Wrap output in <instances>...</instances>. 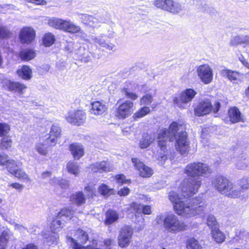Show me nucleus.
<instances>
[{
    "label": "nucleus",
    "instance_id": "10",
    "mask_svg": "<svg viewBox=\"0 0 249 249\" xmlns=\"http://www.w3.org/2000/svg\"><path fill=\"white\" fill-rule=\"evenodd\" d=\"M133 232L131 227L124 226L122 228L118 236V244L121 247H125L129 245Z\"/></svg>",
    "mask_w": 249,
    "mask_h": 249
},
{
    "label": "nucleus",
    "instance_id": "61",
    "mask_svg": "<svg viewBox=\"0 0 249 249\" xmlns=\"http://www.w3.org/2000/svg\"><path fill=\"white\" fill-rule=\"evenodd\" d=\"M129 193V189L127 187H124L118 192V195L121 196H125Z\"/></svg>",
    "mask_w": 249,
    "mask_h": 249
},
{
    "label": "nucleus",
    "instance_id": "33",
    "mask_svg": "<svg viewBox=\"0 0 249 249\" xmlns=\"http://www.w3.org/2000/svg\"><path fill=\"white\" fill-rule=\"evenodd\" d=\"M20 58L24 61H29L35 57V52L31 49L21 51L19 54Z\"/></svg>",
    "mask_w": 249,
    "mask_h": 249
},
{
    "label": "nucleus",
    "instance_id": "52",
    "mask_svg": "<svg viewBox=\"0 0 249 249\" xmlns=\"http://www.w3.org/2000/svg\"><path fill=\"white\" fill-rule=\"evenodd\" d=\"M123 94L127 98H130L132 100H135L138 98V95L127 89L124 88L122 90Z\"/></svg>",
    "mask_w": 249,
    "mask_h": 249
},
{
    "label": "nucleus",
    "instance_id": "35",
    "mask_svg": "<svg viewBox=\"0 0 249 249\" xmlns=\"http://www.w3.org/2000/svg\"><path fill=\"white\" fill-rule=\"evenodd\" d=\"M73 214V211L70 208H64L62 209L57 214L56 217L57 218H61L63 220H64V218L70 219Z\"/></svg>",
    "mask_w": 249,
    "mask_h": 249
},
{
    "label": "nucleus",
    "instance_id": "24",
    "mask_svg": "<svg viewBox=\"0 0 249 249\" xmlns=\"http://www.w3.org/2000/svg\"><path fill=\"white\" fill-rule=\"evenodd\" d=\"M61 132V128L58 124H53L49 133L48 140H49L51 143L54 144L56 143L57 142V139L60 137Z\"/></svg>",
    "mask_w": 249,
    "mask_h": 249
},
{
    "label": "nucleus",
    "instance_id": "31",
    "mask_svg": "<svg viewBox=\"0 0 249 249\" xmlns=\"http://www.w3.org/2000/svg\"><path fill=\"white\" fill-rule=\"evenodd\" d=\"M12 234L11 231L8 229L2 232L0 236V249H4V246L6 245Z\"/></svg>",
    "mask_w": 249,
    "mask_h": 249
},
{
    "label": "nucleus",
    "instance_id": "8",
    "mask_svg": "<svg viewBox=\"0 0 249 249\" xmlns=\"http://www.w3.org/2000/svg\"><path fill=\"white\" fill-rule=\"evenodd\" d=\"M76 235L77 236V241L71 237H67V241L69 243L73 249H94L93 248L89 249V247H85L80 245L77 243L79 241L81 244H85L89 239L88 234L81 229H78L76 231Z\"/></svg>",
    "mask_w": 249,
    "mask_h": 249
},
{
    "label": "nucleus",
    "instance_id": "16",
    "mask_svg": "<svg viewBox=\"0 0 249 249\" xmlns=\"http://www.w3.org/2000/svg\"><path fill=\"white\" fill-rule=\"evenodd\" d=\"M221 75L226 77L233 83H238L241 81L243 74L236 71L225 69L221 71Z\"/></svg>",
    "mask_w": 249,
    "mask_h": 249
},
{
    "label": "nucleus",
    "instance_id": "60",
    "mask_svg": "<svg viewBox=\"0 0 249 249\" xmlns=\"http://www.w3.org/2000/svg\"><path fill=\"white\" fill-rule=\"evenodd\" d=\"M90 53L88 51H86V52L81 55V60L85 62H88L90 60Z\"/></svg>",
    "mask_w": 249,
    "mask_h": 249
},
{
    "label": "nucleus",
    "instance_id": "40",
    "mask_svg": "<svg viewBox=\"0 0 249 249\" xmlns=\"http://www.w3.org/2000/svg\"><path fill=\"white\" fill-rule=\"evenodd\" d=\"M67 169L69 173L75 176L79 173V166L77 163L74 161H70L67 164Z\"/></svg>",
    "mask_w": 249,
    "mask_h": 249
},
{
    "label": "nucleus",
    "instance_id": "50",
    "mask_svg": "<svg viewBox=\"0 0 249 249\" xmlns=\"http://www.w3.org/2000/svg\"><path fill=\"white\" fill-rule=\"evenodd\" d=\"M10 129V126L6 123H0V137L6 135Z\"/></svg>",
    "mask_w": 249,
    "mask_h": 249
},
{
    "label": "nucleus",
    "instance_id": "4",
    "mask_svg": "<svg viewBox=\"0 0 249 249\" xmlns=\"http://www.w3.org/2000/svg\"><path fill=\"white\" fill-rule=\"evenodd\" d=\"M214 188L221 194L231 198H238L242 191L229 179L222 176H216L212 181Z\"/></svg>",
    "mask_w": 249,
    "mask_h": 249
},
{
    "label": "nucleus",
    "instance_id": "63",
    "mask_svg": "<svg viewBox=\"0 0 249 249\" xmlns=\"http://www.w3.org/2000/svg\"><path fill=\"white\" fill-rule=\"evenodd\" d=\"M57 239V237H56V235L54 234V236H52V237H49V238H48L46 242L49 244V245H51L53 244L55 242H56Z\"/></svg>",
    "mask_w": 249,
    "mask_h": 249
},
{
    "label": "nucleus",
    "instance_id": "62",
    "mask_svg": "<svg viewBox=\"0 0 249 249\" xmlns=\"http://www.w3.org/2000/svg\"><path fill=\"white\" fill-rule=\"evenodd\" d=\"M141 211L145 214H150L151 213L150 206H143L142 205Z\"/></svg>",
    "mask_w": 249,
    "mask_h": 249
},
{
    "label": "nucleus",
    "instance_id": "44",
    "mask_svg": "<svg viewBox=\"0 0 249 249\" xmlns=\"http://www.w3.org/2000/svg\"><path fill=\"white\" fill-rule=\"evenodd\" d=\"M99 192L104 196H108L113 193V190L106 184H102L98 188Z\"/></svg>",
    "mask_w": 249,
    "mask_h": 249
},
{
    "label": "nucleus",
    "instance_id": "29",
    "mask_svg": "<svg viewBox=\"0 0 249 249\" xmlns=\"http://www.w3.org/2000/svg\"><path fill=\"white\" fill-rule=\"evenodd\" d=\"M70 200L77 205H81L85 202V197L82 192H76L70 196Z\"/></svg>",
    "mask_w": 249,
    "mask_h": 249
},
{
    "label": "nucleus",
    "instance_id": "43",
    "mask_svg": "<svg viewBox=\"0 0 249 249\" xmlns=\"http://www.w3.org/2000/svg\"><path fill=\"white\" fill-rule=\"evenodd\" d=\"M169 0H155L154 5L158 9L166 11Z\"/></svg>",
    "mask_w": 249,
    "mask_h": 249
},
{
    "label": "nucleus",
    "instance_id": "56",
    "mask_svg": "<svg viewBox=\"0 0 249 249\" xmlns=\"http://www.w3.org/2000/svg\"><path fill=\"white\" fill-rule=\"evenodd\" d=\"M85 190L89 193L88 195L92 196L93 195H95L96 188L94 185H88L85 187Z\"/></svg>",
    "mask_w": 249,
    "mask_h": 249
},
{
    "label": "nucleus",
    "instance_id": "55",
    "mask_svg": "<svg viewBox=\"0 0 249 249\" xmlns=\"http://www.w3.org/2000/svg\"><path fill=\"white\" fill-rule=\"evenodd\" d=\"M115 179L119 184H123L129 182V180L126 179L125 177L123 174H120L115 177Z\"/></svg>",
    "mask_w": 249,
    "mask_h": 249
},
{
    "label": "nucleus",
    "instance_id": "6",
    "mask_svg": "<svg viewBox=\"0 0 249 249\" xmlns=\"http://www.w3.org/2000/svg\"><path fill=\"white\" fill-rule=\"evenodd\" d=\"M220 104L217 102L213 106L209 99L201 101L195 108V113L196 116H201L209 114L212 110L216 113L219 109Z\"/></svg>",
    "mask_w": 249,
    "mask_h": 249
},
{
    "label": "nucleus",
    "instance_id": "2",
    "mask_svg": "<svg viewBox=\"0 0 249 249\" xmlns=\"http://www.w3.org/2000/svg\"><path fill=\"white\" fill-rule=\"evenodd\" d=\"M179 129L178 124L173 122L169 126L168 129L162 128L158 134V145L161 150L165 151L166 149V144L168 141H173L176 140L175 146L177 150L182 155L186 154L189 150V142L187 138V133L181 131L178 133L177 131Z\"/></svg>",
    "mask_w": 249,
    "mask_h": 249
},
{
    "label": "nucleus",
    "instance_id": "26",
    "mask_svg": "<svg viewBox=\"0 0 249 249\" xmlns=\"http://www.w3.org/2000/svg\"><path fill=\"white\" fill-rule=\"evenodd\" d=\"M236 168L238 170H246L249 166V158L246 154H242L236 162Z\"/></svg>",
    "mask_w": 249,
    "mask_h": 249
},
{
    "label": "nucleus",
    "instance_id": "1",
    "mask_svg": "<svg viewBox=\"0 0 249 249\" xmlns=\"http://www.w3.org/2000/svg\"><path fill=\"white\" fill-rule=\"evenodd\" d=\"M184 173L191 178L185 179L182 183L181 195L179 196L175 192L170 193L169 199L174 204L176 213L186 217H192L202 213L206 206L201 196H198L190 201L182 200L188 199L195 193L201 185L200 176H207L211 174V170L205 163L195 162L189 164L184 169Z\"/></svg>",
    "mask_w": 249,
    "mask_h": 249
},
{
    "label": "nucleus",
    "instance_id": "9",
    "mask_svg": "<svg viewBox=\"0 0 249 249\" xmlns=\"http://www.w3.org/2000/svg\"><path fill=\"white\" fill-rule=\"evenodd\" d=\"M197 73L201 81L205 84H209L213 79V70L208 64L199 66L197 69Z\"/></svg>",
    "mask_w": 249,
    "mask_h": 249
},
{
    "label": "nucleus",
    "instance_id": "51",
    "mask_svg": "<svg viewBox=\"0 0 249 249\" xmlns=\"http://www.w3.org/2000/svg\"><path fill=\"white\" fill-rule=\"evenodd\" d=\"M153 101V97L150 94H146L143 96L141 99V105H148Z\"/></svg>",
    "mask_w": 249,
    "mask_h": 249
},
{
    "label": "nucleus",
    "instance_id": "53",
    "mask_svg": "<svg viewBox=\"0 0 249 249\" xmlns=\"http://www.w3.org/2000/svg\"><path fill=\"white\" fill-rule=\"evenodd\" d=\"M59 218H56L55 220L53 221L51 226L52 230H53L54 231H56L58 229L60 228L63 223L60 220H59Z\"/></svg>",
    "mask_w": 249,
    "mask_h": 249
},
{
    "label": "nucleus",
    "instance_id": "17",
    "mask_svg": "<svg viewBox=\"0 0 249 249\" xmlns=\"http://www.w3.org/2000/svg\"><path fill=\"white\" fill-rule=\"evenodd\" d=\"M184 9V6L181 3L173 0H169L166 11L176 15L183 12Z\"/></svg>",
    "mask_w": 249,
    "mask_h": 249
},
{
    "label": "nucleus",
    "instance_id": "45",
    "mask_svg": "<svg viewBox=\"0 0 249 249\" xmlns=\"http://www.w3.org/2000/svg\"><path fill=\"white\" fill-rule=\"evenodd\" d=\"M12 33L7 27L0 26V39H6L10 37Z\"/></svg>",
    "mask_w": 249,
    "mask_h": 249
},
{
    "label": "nucleus",
    "instance_id": "59",
    "mask_svg": "<svg viewBox=\"0 0 249 249\" xmlns=\"http://www.w3.org/2000/svg\"><path fill=\"white\" fill-rule=\"evenodd\" d=\"M25 2H28L36 5H45L47 2L45 0H23Z\"/></svg>",
    "mask_w": 249,
    "mask_h": 249
},
{
    "label": "nucleus",
    "instance_id": "14",
    "mask_svg": "<svg viewBox=\"0 0 249 249\" xmlns=\"http://www.w3.org/2000/svg\"><path fill=\"white\" fill-rule=\"evenodd\" d=\"M89 41L95 44L97 47L103 51H112L115 48V45L112 43L107 42L105 40L99 36H91Z\"/></svg>",
    "mask_w": 249,
    "mask_h": 249
},
{
    "label": "nucleus",
    "instance_id": "3",
    "mask_svg": "<svg viewBox=\"0 0 249 249\" xmlns=\"http://www.w3.org/2000/svg\"><path fill=\"white\" fill-rule=\"evenodd\" d=\"M155 222L157 225H162L169 232L175 233L186 230L187 225L175 214H160L156 216Z\"/></svg>",
    "mask_w": 249,
    "mask_h": 249
},
{
    "label": "nucleus",
    "instance_id": "15",
    "mask_svg": "<svg viewBox=\"0 0 249 249\" xmlns=\"http://www.w3.org/2000/svg\"><path fill=\"white\" fill-rule=\"evenodd\" d=\"M91 170L94 172H108L113 170V167L107 161L97 162L91 165Z\"/></svg>",
    "mask_w": 249,
    "mask_h": 249
},
{
    "label": "nucleus",
    "instance_id": "54",
    "mask_svg": "<svg viewBox=\"0 0 249 249\" xmlns=\"http://www.w3.org/2000/svg\"><path fill=\"white\" fill-rule=\"evenodd\" d=\"M245 41L246 40L244 38L241 36H235L234 37L231 39V45L233 46H236L239 44L244 43V42H245Z\"/></svg>",
    "mask_w": 249,
    "mask_h": 249
},
{
    "label": "nucleus",
    "instance_id": "41",
    "mask_svg": "<svg viewBox=\"0 0 249 249\" xmlns=\"http://www.w3.org/2000/svg\"><path fill=\"white\" fill-rule=\"evenodd\" d=\"M187 248L188 249H201L202 247L199 244L198 241L192 238L187 241Z\"/></svg>",
    "mask_w": 249,
    "mask_h": 249
},
{
    "label": "nucleus",
    "instance_id": "30",
    "mask_svg": "<svg viewBox=\"0 0 249 249\" xmlns=\"http://www.w3.org/2000/svg\"><path fill=\"white\" fill-rule=\"evenodd\" d=\"M5 164L7 171L11 174H14L19 169V163L13 160L8 159L7 156Z\"/></svg>",
    "mask_w": 249,
    "mask_h": 249
},
{
    "label": "nucleus",
    "instance_id": "42",
    "mask_svg": "<svg viewBox=\"0 0 249 249\" xmlns=\"http://www.w3.org/2000/svg\"><path fill=\"white\" fill-rule=\"evenodd\" d=\"M37 227L35 226H33L29 229H27L23 225H21L18 224H15V229L18 231H19L24 233L25 231H27L28 232L30 233H33V234H36V231Z\"/></svg>",
    "mask_w": 249,
    "mask_h": 249
},
{
    "label": "nucleus",
    "instance_id": "23",
    "mask_svg": "<svg viewBox=\"0 0 249 249\" xmlns=\"http://www.w3.org/2000/svg\"><path fill=\"white\" fill-rule=\"evenodd\" d=\"M69 149L73 157L75 160L80 159L84 154V148L82 145L77 143H72L70 145Z\"/></svg>",
    "mask_w": 249,
    "mask_h": 249
},
{
    "label": "nucleus",
    "instance_id": "38",
    "mask_svg": "<svg viewBox=\"0 0 249 249\" xmlns=\"http://www.w3.org/2000/svg\"><path fill=\"white\" fill-rule=\"evenodd\" d=\"M13 175L15 177L18 178L24 182L27 183L30 182V179L28 176L24 171L20 169H18L17 171H16Z\"/></svg>",
    "mask_w": 249,
    "mask_h": 249
},
{
    "label": "nucleus",
    "instance_id": "49",
    "mask_svg": "<svg viewBox=\"0 0 249 249\" xmlns=\"http://www.w3.org/2000/svg\"><path fill=\"white\" fill-rule=\"evenodd\" d=\"M239 185L242 190H247L249 188V178L243 177L239 181Z\"/></svg>",
    "mask_w": 249,
    "mask_h": 249
},
{
    "label": "nucleus",
    "instance_id": "13",
    "mask_svg": "<svg viewBox=\"0 0 249 249\" xmlns=\"http://www.w3.org/2000/svg\"><path fill=\"white\" fill-rule=\"evenodd\" d=\"M131 160L136 169L139 171L140 175L141 177L143 178H149L153 175V170L150 167L145 165L138 159L132 158Z\"/></svg>",
    "mask_w": 249,
    "mask_h": 249
},
{
    "label": "nucleus",
    "instance_id": "58",
    "mask_svg": "<svg viewBox=\"0 0 249 249\" xmlns=\"http://www.w3.org/2000/svg\"><path fill=\"white\" fill-rule=\"evenodd\" d=\"M57 184L63 189H66L69 186V181L65 179H59L57 180Z\"/></svg>",
    "mask_w": 249,
    "mask_h": 249
},
{
    "label": "nucleus",
    "instance_id": "19",
    "mask_svg": "<svg viewBox=\"0 0 249 249\" xmlns=\"http://www.w3.org/2000/svg\"><path fill=\"white\" fill-rule=\"evenodd\" d=\"M79 17L83 23L93 28L96 27L99 23L98 19L91 15L80 14Z\"/></svg>",
    "mask_w": 249,
    "mask_h": 249
},
{
    "label": "nucleus",
    "instance_id": "7",
    "mask_svg": "<svg viewBox=\"0 0 249 249\" xmlns=\"http://www.w3.org/2000/svg\"><path fill=\"white\" fill-rule=\"evenodd\" d=\"M196 94V91L193 89H186L182 91L179 96H173V102L179 107L184 108L185 105L192 101Z\"/></svg>",
    "mask_w": 249,
    "mask_h": 249
},
{
    "label": "nucleus",
    "instance_id": "12",
    "mask_svg": "<svg viewBox=\"0 0 249 249\" xmlns=\"http://www.w3.org/2000/svg\"><path fill=\"white\" fill-rule=\"evenodd\" d=\"M36 32L31 27H25L22 28L19 34L20 41L22 44H30L35 39Z\"/></svg>",
    "mask_w": 249,
    "mask_h": 249
},
{
    "label": "nucleus",
    "instance_id": "47",
    "mask_svg": "<svg viewBox=\"0 0 249 249\" xmlns=\"http://www.w3.org/2000/svg\"><path fill=\"white\" fill-rule=\"evenodd\" d=\"M207 225L212 229L217 228V222L214 215L212 214L209 215L207 219Z\"/></svg>",
    "mask_w": 249,
    "mask_h": 249
},
{
    "label": "nucleus",
    "instance_id": "32",
    "mask_svg": "<svg viewBox=\"0 0 249 249\" xmlns=\"http://www.w3.org/2000/svg\"><path fill=\"white\" fill-rule=\"evenodd\" d=\"M63 22V19L54 17L47 20V23L50 26L59 30H62Z\"/></svg>",
    "mask_w": 249,
    "mask_h": 249
},
{
    "label": "nucleus",
    "instance_id": "64",
    "mask_svg": "<svg viewBox=\"0 0 249 249\" xmlns=\"http://www.w3.org/2000/svg\"><path fill=\"white\" fill-rule=\"evenodd\" d=\"M167 159V156L165 154H163L161 156H160L158 158V160H159V164L160 165H162L164 163L165 160H166Z\"/></svg>",
    "mask_w": 249,
    "mask_h": 249
},
{
    "label": "nucleus",
    "instance_id": "34",
    "mask_svg": "<svg viewBox=\"0 0 249 249\" xmlns=\"http://www.w3.org/2000/svg\"><path fill=\"white\" fill-rule=\"evenodd\" d=\"M211 234L212 235L213 238L217 243H221L225 240V235L223 232L219 231L218 228H214L213 230H212Z\"/></svg>",
    "mask_w": 249,
    "mask_h": 249
},
{
    "label": "nucleus",
    "instance_id": "27",
    "mask_svg": "<svg viewBox=\"0 0 249 249\" xmlns=\"http://www.w3.org/2000/svg\"><path fill=\"white\" fill-rule=\"evenodd\" d=\"M118 218L119 214L116 211L109 210L106 213L105 223L107 225H110L116 222Z\"/></svg>",
    "mask_w": 249,
    "mask_h": 249
},
{
    "label": "nucleus",
    "instance_id": "48",
    "mask_svg": "<svg viewBox=\"0 0 249 249\" xmlns=\"http://www.w3.org/2000/svg\"><path fill=\"white\" fill-rule=\"evenodd\" d=\"M12 142L9 137L3 138L1 140L0 146L2 149H8L12 146Z\"/></svg>",
    "mask_w": 249,
    "mask_h": 249
},
{
    "label": "nucleus",
    "instance_id": "57",
    "mask_svg": "<svg viewBox=\"0 0 249 249\" xmlns=\"http://www.w3.org/2000/svg\"><path fill=\"white\" fill-rule=\"evenodd\" d=\"M142 205L136 202L132 203L130 205L131 208L133 209L138 213H141L142 210Z\"/></svg>",
    "mask_w": 249,
    "mask_h": 249
},
{
    "label": "nucleus",
    "instance_id": "21",
    "mask_svg": "<svg viewBox=\"0 0 249 249\" xmlns=\"http://www.w3.org/2000/svg\"><path fill=\"white\" fill-rule=\"evenodd\" d=\"M228 116L230 121L232 123L243 121L242 114L238 108L236 107H232L229 110Z\"/></svg>",
    "mask_w": 249,
    "mask_h": 249
},
{
    "label": "nucleus",
    "instance_id": "18",
    "mask_svg": "<svg viewBox=\"0 0 249 249\" xmlns=\"http://www.w3.org/2000/svg\"><path fill=\"white\" fill-rule=\"evenodd\" d=\"M6 86L9 91L20 94H22L23 90L27 88L26 86L23 84L10 80L6 82Z\"/></svg>",
    "mask_w": 249,
    "mask_h": 249
},
{
    "label": "nucleus",
    "instance_id": "22",
    "mask_svg": "<svg viewBox=\"0 0 249 249\" xmlns=\"http://www.w3.org/2000/svg\"><path fill=\"white\" fill-rule=\"evenodd\" d=\"M62 30L73 34L80 33L85 35L84 33L81 32L80 27L79 26L74 24L71 20H64Z\"/></svg>",
    "mask_w": 249,
    "mask_h": 249
},
{
    "label": "nucleus",
    "instance_id": "25",
    "mask_svg": "<svg viewBox=\"0 0 249 249\" xmlns=\"http://www.w3.org/2000/svg\"><path fill=\"white\" fill-rule=\"evenodd\" d=\"M156 137L154 133H146L143 135L142 138L140 141V147L142 149L148 147L150 144L155 141Z\"/></svg>",
    "mask_w": 249,
    "mask_h": 249
},
{
    "label": "nucleus",
    "instance_id": "5",
    "mask_svg": "<svg viewBox=\"0 0 249 249\" xmlns=\"http://www.w3.org/2000/svg\"><path fill=\"white\" fill-rule=\"evenodd\" d=\"M134 103L130 101L127 100L120 104L118 102L113 108L114 115L119 119H124L131 115Z\"/></svg>",
    "mask_w": 249,
    "mask_h": 249
},
{
    "label": "nucleus",
    "instance_id": "20",
    "mask_svg": "<svg viewBox=\"0 0 249 249\" xmlns=\"http://www.w3.org/2000/svg\"><path fill=\"white\" fill-rule=\"evenodd\" d=\"M91 106L90 112L95 115H102L107 109L105 104L100 101L92 102L91 104Z\"/></svg>",
    "mask_w": 249,
    "mask_h": 249
},
{
    "label": "nucleus",
    "instance_id": "11",
    "mask_svg": "<svg viewBox=\"0 0 249 249\" xmlns=\"http://www.w3.org/2000/svg\"><path fill=\"white\" fill-rule=\"evenodd\" d=\"M86 118L85 112L81 110L70 111L66 117V119L68 122L77 125H80L84 123Z\"/></svg>",
    "mask_w": 249,
    "mask_h": 249
},
{
    "label": "nucleus",
    "instance_id": "36",
    "mask_svg": "<svg viewBox=\"0 0 249 249\" xmlns=\"http://www.w3.org/2000/svg\"><path fill=\"white\" fill-rule=\"evenodd\" d=\"M55 40L54 36L51 33L45 34L42 38L43 43L46 47L52 46L54 43Z\"/></svg>",
    "mask_w": 249,
    "mask_h": 249
},
{
    "label": "nucleus",
    "instance_id": "39",
    "mask_svg": "<svg viewBox=\"0 0 249 249\" xmlns=\"http://www.w3.org/2000/svg\"><path fill=\"white\" fill-rule=\"evenodd\" d=\"M150 111V108L147 107H143L138 110L133 115L134 119L141 118L148 114Z\"/></svg>",
    "mask_w": 249,
    "mask_h": 249
},
{
    "label": "nucleus",
    "instance_id": "37",
    "mask_svg": "<svg viewBox=\"0 0 249 249\" xmlns=\"http://www.w3.org/2000/svg\"><path fill=\"white\" fill-rule=\"evenodd\" d=\"M249 236V233L246 231L240 230L236 232L234 239L236 241H241V243H244L243 241H247Z\"/></svg>",
    "mask_w": 249,
    "mask_h": 249
},
{
    "label": "nucleus",
    "instance_id": "28",
    "mask_svg": "<svg viewBox=\"0 0 249 249\" xmlns=\"http://www.w3.org/2000/svg\"><path fill=\"white\" fill-rule=\"evenodd\" d=\"M18 75L22 79L29 80L32 77V70L29 66H23L17 71Z\"/></svg>",
    "mask_w": 249,
    "mask_h": 249
},
{
    "label": "nucleus",
    "instance_id": "46",
    "mask_svg": "<svg viewBox=\"0 0 249 249\" xmlns=\"http://www.w3.org/2000/svg\"><path fill=\"white\" fill-rule=\"evenodd\" d=\"M35 149L40 155L46 156L48 153L47 147L43 143H38L36 145Z\"/></svg>",
    "mask_w": 249,
    "mask_h": 249
}]
</instances>
